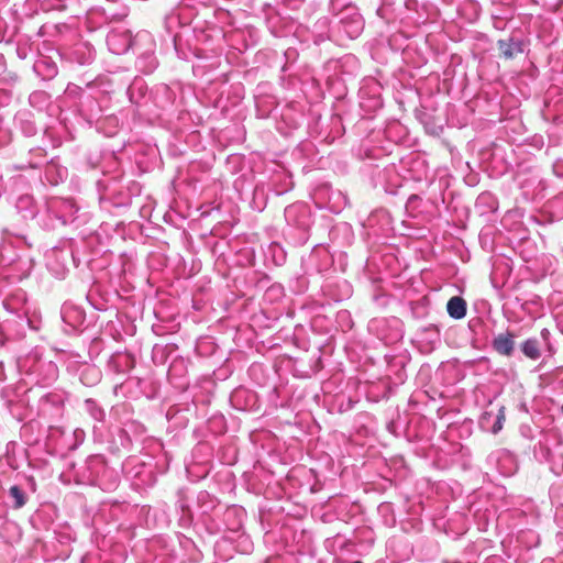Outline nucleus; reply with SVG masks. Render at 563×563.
Returning <instances> with one entry per match:
<instances>
[{"mask_svg": "<svg viewBox=\"0 0 563 563\" xmlns=\"http://www.w3.org/2000/svg\"><path fill=\"white\" fill-rule=\"evenodd\" d=\"M140 43L147 45V49L143 52L136 60L137 68L145 73L151 74L157 67V59L154 56L153 47L155 46L152 35L147 32L139 33L133 41L129 40L128 46H136Z\"/></svg>", "mask_w": 563, "mask_h": 563, "instance_id": "1", "label": "nucleus"}, {"mask_svg": "<svg viewBox=\"0 0 563 563\" xmlns=\"http://www.w3.org/2000/svg\"><path fill=\"white\" fill-rule=\"evenodd\" d=\"M347 15L342 16L340 22L342 24L343 32L351 38L357 37L363 31L362 16L355 12L352 7L346 8Z\"/></svg>", "mask_w": 563, "mask_h": 563, "instance_id": "2", "label": "nucleus"}, {"mask_svg": "<svg viewBox=\"0 0 563 563\" xmlns=\"http://www.w3.org/2000/svg\"><path fill=\"white\" fill-rule=\"evenodd\" d=\"M516 334L509 330L497 334L492 342V346L499 355L510 357L515 352Z\"/></svg>", "mask_w": 563, "mask_h": 563, "instance_id": "3", "label": "nucleus"}, {"mask_svg": "<svg viewBox=\"0 0 563 563\" xmlns=\"http://www.w3.org/2000/svg\"><path fill=\"white\" fill-rule=\"evenodd\" d=\"M446 310L450 317L454 319H462L466 314V302L461 297H452L448 301Z\"/></svg>", "mask_w": 563, "mask_h": 563, "instance_id": "4", "label": "nucleus"}, {"mask_svg": "<svg viewBox=\"0 0 563 563\" xmlns=\"http://www.w3.org/2000/svg\"><path fill=\"white\" fill-rule=\"evenodd\" d=\"M498 48L506 58H512L515 55L523 52L522 43L514 38L499 41Z\"/></svg>", "mask_w": 563, "mask_h": 563, "instance_id": "5", "label": "nucleus"}, {"mask_svg": "<svg viewBox=\"0 0 563 563\" xmlns=\"http://www.w3.org/2000/svg\"><path fill=\"white\" fill-rule=\"evenodd\" d=\"M521 352L530 360H538L541 356L540 342L537 338H529L520 345Z\"/></svg>", "mask_w": 563, "mask_h": 563, "instance_id": "6", "label": "nucleus"}, {"mask_svg": "<svg viewBox=\"0 0 563 563\" xmlns=\"http://www.w3.org/2000/svg\"><path fill=\"white\" fill-rule=\"evenodd\" d=\"M8 495L13 500V507L15 509L22 508L27 501V495L18 485H12L8 490Z\"/></svg>", "mask_w": 563, "mask_h": 563, "instance_id": "7", "label": "nucleus"}, {"mask_svg": "<svg viewBox=\"0 0 563 563\" xmlns=\"http://www.w3.org/2000/svg\"><path fill=\"white\" fill-rule=\"evenodd\" d=\"M85 410L96 420L101 421L103 419L104 412L97 405V402L92 399H87L85 401Z\"/></svg>", "mask_w": 563, "mask_h": 563, "instance_id": "8", "label": "nucleus"}, {"mask_svg": "<svg viewBox=\"0 0 563 563\" xmlns=\"http://www.w3.org/2000/svg\"><path fill=\"white\" fill-rule=\"evenodd\" d=\"M505 419V407H499L498 413L496 415V420L492 427V432L494 434H497L503 429Z\"/></svg>", "mask_w": 563, "mask_h": 563, "instance_id": "9", "label": "nucleus"}, {"mask_svg": "<svg viewBox=\"0 0 563 563\" xmlns=\"http://www.w3.org/2000/svg\"><path fill=\"white\" fill-rule=\"evenodd\" d=\"M300 211H306V207L302 206V205H291V206H288L286 209H285V218L288 222H292L294 221V218L295 216L300 212Z\"/></svg>", "mask_w": 563, "mask_h": 563, "instance_id": "10", "label": "nucleus"}, {"mask_svg": "<svg viewBox=\"0 0 563 563\" xmlns=\"http://www.w3.org/2000/svg\"><path fill=\"white\" fill-rule=\"evenodd\" d=\"M117 37H118V34H117V33H111V34L108 36L107 42H108V45H109L110 47H112V46H113V44H114V42H115Z\"/></svg>", "mask_w": 563, "mask_h": 563, "instance_id": "11", "label": "nucleus"}, {"mask_svg": "<svg viewBox=\"0 0 563 563\" xmlns=\"http://www.w3.org/2000/svg\"><path fill=\"white\" fill-rule=\"evenodd\" d=\"M7 379V375L4 373V366L3 363L0 362V382H4Z\"/></svg>", "mask_w": 563, "mask_h": 563, "instance_id": "12", "label": "nucleus"}, {"mask_svg": "<svg viewBox=\"0 0 563 563\" xmlns=\"http://www.w3.org/2000/svg\"><path fill=\"white\" fill-rule=\"evenodd\" d=\"M549 334H550V332H549V330H548V329H543V330L541 331V336H542L544 340H547V339H548Z\"/></svg>", "mask_w": 563, "mask_h": 563, "instance_id": "13", "label": "nucleus"}, {"mask_svg": "<svg viewBox=\"0 0 563 563\" xmlns=\"http://www.w3.org/2000/svg\"><path fill=\"white\" fill-rule=\"evenodd\" d=\"M490 416H492L490 412H485L483 416V419H482V423H484L486 420H488L490 418Z\"/></svg>", "mask_w": 563, "mask_h": 563, "instance_id": "14", "label": "nucleus"}, {"mask_svg": "<svg viewBox=\"0 0 563 563\" xmlns=\"http://www.w3.org/2000/svg\"><path fill=\"white\" fill-rule=\"evenodd\" d=\"M80 433H82V431H81V430H75V434H76L77 437H80Z\"/></svg>", "mask_w": 563, "mask_h": 563, "instance_id": "15", "label": "nucleus"}, {"mask_svg": "<svg viewBox=\"0 0 563 563\" xmlns=\"http://www.w3.org/2000/svg\"><path fill=\"white\" fill-rule=\"evenodd\" d=\"M80 433H82V431H81V430H75V434H76L77 437H80Z\"/></svg>", "mask_w": 563, "mask_h": 563, "instance_id": "16", "label": "nucleus"}, {"mask_svg": "<svg viewBox=\"0 0 563 563\" xmlns=\"http://www.w3.org/2000/svg\"><path fill=\"white\" fill-rule=\"evenodd\" d=\"M126 47H123L122 49H118L117 53L125 52Z\"/></svg>", "mask_w": 563, "mask_h": 563, "instance_id": "17", "label": "nucleus"}, {"mask_svg": "<svg viewBox=\"0 0 563 563\" xmlns=\"http://www.w3.org/2000/svg\"><path fill=\"white\" fill-rule=\"evenodd\" d=\"M353 563H362V562H361V561H355V562H353Z\"/></svg>", "mask_w": 563, "mask_h": 563, "instance_id": "18", "label": "nucleus"}]
</instances>
